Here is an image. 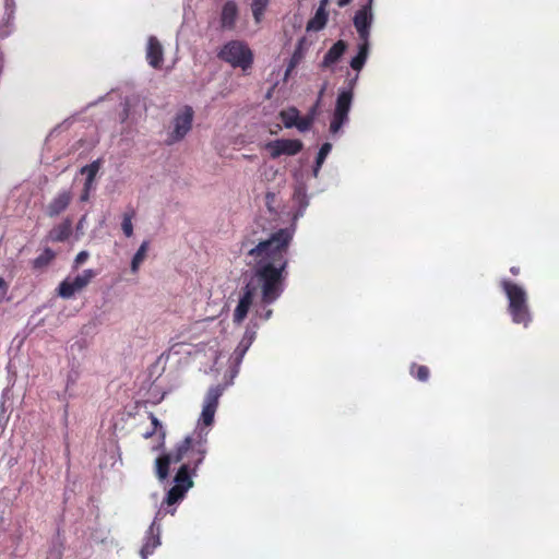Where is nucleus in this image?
Returning a JSON list of instances; mask_svg holds the SVG:
<instances>
[{"label": "nucleus", "mask_w": 559, "mask_h": 559, "mask_svg": "<svg viewBox=\"0 0 559 559\" xmlns=\"http://www.w3.org/2000/svg\"><path fill=\"white\" fill-rule=\"evenodd\" d=\"M90 254L87 251H81L76 254L74 259V267L78 269L81 264H83L87 259Z\"/></svg>", "instance_id": "nucleus-28"}, {"label": "nucleus", "mask_w": 559, "mask_h": 559, "mask_svg": "<svg viewBox=\"0 0 559 559\" xmlns=\"http://www.w3.org/2000/svg\"><path fill=\"white\" fill-rule=\"evenodd\" d=\"M293 70H289V66L287 67L286 69V72H285V79H287V76L290 74Z\"/></svg>", "instance_id": "nucleus-38"}, {"label": "nucleus", "mask_w": 559, "mask_h": 559, "mask_svg": "<svg viewBox=\"0 0 559 559\" xmlns=\"http://www.w3.org/2000/svg\"><path fill=\"white\" fill-rule=\"evenodd\" d=\"M328 3H329V0H321L319 8H323V10H325V7L328 5Z\"/></svg>", "instance_id": "nucleus-37"}, {"label": "nucleus", "mask_w": 559, "mask_h": 559, "mask_svg": "<svg viewBox=\"0 0 559 559\" xmlns=\"http://www.w3.org/2000/svg\"><path fill=\"white\" fill-rule=\"evenodd\" d=\"M324 90H325V85L321 88L320 93H319V99L322 97L323 93H324Z\"/></svg>", "instance_id": "nucleus-40"}, {"label": "nucleus", "mask_w": 559, "mask_h": 559, "mask_svg": "<svg viewBox=\"0 0 559 559\" xmlns=\"http://www.w3.org/2000/svg\"><path fill=\"white\" fill-rule=\"evenodd\" d=\"M352 0H337V4L340 7H345Z\"/></svg>", "instance_id": "nucleus-35"}, {"label": "nucleus", "mask_w": 559, "mask_h": 559, "mask_svg": "<svg viewBox=\"0 0 559 559\" xmlns=\"http://www.w3.org/2000/svg\"><path fill=\"white\" fill-rule=\"evenodd\" d=\"M238 19V7L234 1L226 2L221 12V26L224 29H233Z\"/></svg>", "instance_id": "nucleus-13"}, {"label": "nucleus", "mask_w": 559, "mask_h": 559, "mask_svg": "<svg viewBox=\"0 0 559 559\" xmlns=\"http://www.w3.org/2000/svg\"><path fill=\"white\" fill-rule=\"evenodd\" d=\"M314 117H316L314 111L307 115L306 117H302V118L298 117L295 128H297L300 132H305V131L309 130L314 121Z\"/></svg>", "instance_id": "nucleus-25"}, {"label": "nucleus", "mask_w": 559, "mask_h": 559, "mask_svg": "<svg viewBox=\"0 0 559 559\" xmlns=\"http://www.w3.org/2000/svg\"><path fill=\"white\" fill-rule=\"evenodd\" d=\"M302 191H304V188L301 186L297 188L298 193H301Z\"/></svg>", "instance_id": "nucleus-43"}, {"label": "nucleus", "mask_w": 559, "mask_h": 559, "mask_svg": "<svg viewBox=\"0 0 559 559\" xmlns=\"http://www.w3.org/2000/svg\"><path fill=\"white\" fill-rule=\"evenodd\" d=\"M88 198H90V192L83 190V193L81 194V201L85 202L88 200Z\"/></svg>", "instance_id": "nucleus-34"}, {"label": "nucleus", "mask_w": 559, "mask_h": 559, "mask_svg": "<svg viewBox=\"0 0 559 559\" xmlns=\"http://www.w3.org/2000/svg\"><path fill=\"white\" fill-rule=\"evenodd\" d=\"M253 338H254V333L253 332H248L247 331L245 333L242 340L240 341L239 345L237 346V348L234 352V358H235V361H236L237 365H239L240 361L242 360L246 352L248 350V348L252 344Z\"/></svg>", "instance_id": "nucleus-16"}, {"label": "nucleus", "mask_w": 559, "mask_h": 559, "mask_svg": "<svg viewBox=\"0 0 559 559\" xmlns=\"http://www.w3.org/2000/svg\"><path fill=\"white\" fill-rule=\"evenodd\" d=\"M55 259V252L47 248L33 261V267L38 270L47 266Z\"/></svg>", "instance_id": "nucleus-22"}, {"label": "nucleus", "mask_w": 559, "mask_h": 559, "mask_svg": "<svg viewBox=\"0 0 559 559\" xmlns=\"http://www.w3.org/2000/svg\"><path fill=\"white\" fill-rule=\"evenodd\" d=\"M72 234V222L66 218L62 223L55 226L48 234V239L52 242H63Z\"/></svg>", "instance_id": "nucleus-14"}, {"label": "nucleus", "mask_w": 559, "mask_h": 559, "mask_svg": "<svg viewBox=\"0 0 559 559\" xmlns=\"http://www.w3.org/2000/svg\"><path fill=\"white\" fill-rule=\"evenodd\" d=\"M416 377L418 380L420 381H426L428 379V376H429V370L427 367L425 366H418L416 368Z\"/></svg>", "instance_id": "nucleus-29"}, {"label": "nucleus", "mask_w": 559, "mask_h": 559, "mask_svg": "<svg viewBox=\"0 0 559 559\" xmlns=\"http://www.w3.org/2000/svg\"><path fill=\"white\" fill-rule=\"evenodd\" d=\"M293 176H294L295 180L297 182H299V174L298 173H294Z\"/></svg>", "instance_id": "nucleus-39"}, {"label": "nucleus", "mask_w": 559, "mask_h": 559, "mask_svg": "<svg viewBox=\"0 0 559 559\" xmlns=\"http://www.w3.org/2000/svg\"><path fill=\"white\" fill-rule=\"evenodd\" d=\"M146 424V427L142 431V438H144L145 447L152 452L159 451L164 448L166 431L163 424L153 415L148 414L146 420L142 419V425Z\"/></svg>", "instance_id": "nucleus-6"}, {"label": "nucleus", "mask_w": 559, "mask_h": 559, "mask_svg": "<svg viewBox=\"0 0 559 559\" xmlns=\"http://www.w3.org/2000/svg\"><path fill=\"white\" fill-rule=\"evenodd\" d=\"M328 21V13L323 8H318L314 16L308 22V31H320L322 29Z\"/></svg>", "instance_id": "nucleus-18"}, {"label": "nucleus", "mask_w": 559, "mask_h": 559, "mask_svg": "<svg viewBox=\"0 0 559 559\" xmlns=\"http://www.w3.org/2000/svg\"><path fill=\"white\" fill-rule=\"evenodd\" d=\"M352 100H353L352 91L344 90V91L340 92L337 99H336V106H335L333 119L330 123L331 133H333V134L337 133L341 130L342 126L347 121Z\"/></svg>", "instance_id": "nucleus-8"}, {"label": "nucleus", "mask_w": 559, "mask_h": 559, "mask_svg": "<svg viewBox=\"0 0 559 559\" xmlns=\"http://www.w3.org/2000/svg\"><path fill=\"white\" fill-rule=\"evenodd\" d=\"M331 148H332V145L330 143H324L319 153H318V156H317V164L318 166H322V164L324 163L326 156L329 155V153L331 152Z\"/></svg>", "instance_id": "nucleus-26"}, {"label": "nucleus", "mask_w": 559, "mask_h": 559, "mask_svg": "<svg viewBox=\"0 0 559 559\" xmlns=\"http://www.w3.org/2000/svg\"><path fill=\"white\" fill-rule=\"evenodd\" d=\"M193 117L192 107L178 108L169 123L166 142L171 145L182 141L192 129Z\"/></svg>", "instance_id": "nucleus-3"}, {"label": "nucleus", "mask_w": 559, "mask_h": 559, "mask_svg": "<svg viewBox=\"0 0 559 559\" xmlns=\"http://www.w3.org/2000/svg\"><path fill=\"white\" fill-rule=\"evenodd\" d=\"M100 169V160H94L91 164L81 168V174L86 175L87 181H94L97 173Z\"/></svg>", "instance_id": "nucleus-24"}, {"label": "nucleus", "mask_w": 559, "mask_h": 559, "mask_svg": "<svg viewBox=\"0 0 559 559\" xmlns=\"http://www.w3.org/2000/svg\"><path fill=\"white\" fill-rule=\"evenodd\" d=\"M346 50V44L343 40L335 43L324 56L321 66L329 68L340 60Z\"/></svg>", "instance_id": "nucleus-15"}, {"label": "nucleus", "mask_w": 559, "mask_h": 559, "mask_svg": "<svg viewBox=\"0 0 559 559\" xmlns=\"http://www.w3.org/2000/svg\"><path fill=\"white\" fill-rule=\"evenodd\" d=\"M272 314V310L267 309L264 313H259L258 309L255 310V316L260 317L263 320H269Z\"/></svg>", "instance_id": "nucleus-32"}, {"label": "nucleus", "mask_w": 559, "mask_h": 559, "mask_svg": "<svg viewBox=\"0 0 559 559\" xmlns=\"http://www.w3.org/2000/svg\"><path fill=\"white\" fill-rule=\"evenodd\" d=\"M159 534H160V527L159 525L154 522L151 527L147 531V543L145 545V552H151L153 549H155L157 546H159Z\"/></svg>", "instance_id": "nucleus-17"}, {"label": "nucleus", "mask_w": 559, "mask_h": 559, "mask_svg": "<svg viewBox=\"0 0 559 559\" xmlns=\"http://www.w3.org/2000/svg\"><path fill=\"white\" fill-rule=\"evenodd\" d=\"M511 272H512L513 274H518V273H519V269H518V267H512V269H511Z\"/></svg>", "instance_id": "nucleus-41"}, {"label": "nucleus", "mask_w": 559, "mask_h": 559, "mask_svg": "<svg viewBox=\"0 0 559 559\" xmlns=\"http://www.w3.org/2000/svg\"><path fill=\"white\" fill-rule=\"evenodd\" d=\"M134 216H135L134 210L124 212L122 215L121 229H122V233L124 234V236L128 238L133 235L132 219L134 218Z\"/></svg>", "instance_id": "nucleus-23"}, {"label": "nucleus", "mask_w": 559, "mask_h": 559, "mask_svg": "<svg viewBox=\"0 0 559 559\" xmlns=\"http://www.w3.org/2000/svg\"><path fill=\"white\" fill-rule=\"evenodd\" d=\"M93 182L94 181H87V179H85V182H84V189L85 191L90 192L91 189L93 188Z\"/></svg>", "instance_id": "nucleus-33"}, {"label": "nucleus", "mask_w": 559, "mask_h": 559, "mask_svg": "<svg viewBox=\"0 0 559 559\" xmlns=\"http://www.w3.org/2000/svg\"><path fill=\"white\" fill-rule=\"evenodd\" d=\"M301 59H302V51H301V48H298L294 52V55H293V57H292V59L289 61V64H288L289 66V70H294L297 67V64L301 61Z\"/></svg>", "instance_id": "nucleus-27"}, {"label": "nucleus", "mask_w": 559, "mask_h": 559, "mask_svg": "<svg viewBox=\"0 0 559 559\" xmlns=\"http://www.w3.org/2000/svg\"><path fill=\"white\" fill-rule=\"evenodd\" d=\"M503 289L509 299V310L515 323L526 324L530 316L526 306V293L523 287L504 281Z\"/></svg>", "instance_id": "nucleus-4"}, {"label": "nucleus", "mask_w": 559, "mask_h": 559, "mask_svg": "<svg viewBox=\"0 0 559 559\" xmlns=\"http://www.w3.org/2000/svg\"><path fill=\"white\" fill-rule=\"evenodd\" d=\"M320 168H321V166H318V164L316 163V166L313 168V177H318Z\"/></svg>", "instance_id": "nucleus-36"}, {"label": "nucleus", "mask_w": 559, "mask_h": 559, "mask_svg": "<svg viewBox=\"0 0 559 559\" xmlns=\"http://www.w3.org/2000/svg\"><path fill=\"white\" fill-rule=\"evenodd\" d=\"M273 198H274V195H273L272 193H267V194H266V199H267V200H273Z\"/></svg>", "instance_id": "nucleus-42"}, {"label": "nucleus", "mask_w": 559, "mask_h": 559, "mask_svg": "<svg viewBox=\"0 0 559 559\" xmlns=\"http://www.w3.org/2000/svg\"><path fill=\"white\" fill-rule=\"evenodd\" d=\"M218 57L233 67H239L242 70L249 69L253 61L252 51L247 44L240 40H231L225 44Z\"/></svg>", "instance_id": "nucleus-5"}, {"label": "nucleus", "mask_w": 559, "mask_h": 559, "mask_svg": "<svg viewBox=\"0 0 559 559\" xmlns=\"http://www.w3.org/2000/svg\"><path fill=\"white\" fill-rule=\"evenodd\" d=\"M368 51H369V48H368V41H362L361 45L359 46V51L357 53L356 57H354L350 61V67L356 70V71H359L361 70V68L364 67L367 58H368Z\"/></svg>", "instance_id": "nucleus-19"}, {"label": "nucleus", "mask_w": 559, "mask_h": 559, "mask_svg": "<svg viewBox=\"0 0 559 559\" xmlns=\"http://www.w3.org/2000/svg\"><path fill=\"white\" fill-rule=\"evenodd\" d=\"M222 395L219 386L210 388L202 406V412L198 419L197 431L198 439L193 440L187 437L173 454L160 455L155 461L156 474L160 480L168 476L169 464L187 459L175 476V485L166 496V503L171 506L181 500L186 492L192 488L193 481L189 475V467L192 465L197 468L204 460L206 454V435L204 428H209L214 423V416L218 406V400Z\"/></svg>", "instance_id": "nucleus-2"}, {"label": "nucleus", "mask_w": 559, "mask_h": 559, "mask_svg": "<svg viewBox=\"0 0 559 559\" xmlns=\"http://www.w3.org/2000/svg\"><path fill=\"white\" fill-rule=\"evenodd\" d=\"M302 147L304 144L298 139H276L264 145L265 151L273 159L281 157L282 155L295 156L302 150Z\"/></svg>", "instance_id": "nucleus-9"}, {"label": "nucleus", "mask_w": 559, "mask_h": 559, "mask_svg": "<svg viewBox=\"0 0 559 559\" xmlns=\"http://www.w3.org/2000/svg\"><path fill=\"white\" fill-rule=\"evenodd\" d=\"M72 194L70 191H62L56 195L47 206V215L56 217L67 210L71 203Z\"/></svg>", "instance_id": "nucleus-12"}, {"label": "nucleus", "mask_w": 559, "mask_h": 559, "mask_svg": "<svg viewBox=\"0 0 559 559\" xmlns=\"http://www.w3.org/2000/svg\"><path fill=\"white\" fill-rule=\"evenodd\" d=\"M292 238L293 230L280 229L249 250L253 273L234 310L235 323L243 322L249 310L258 305L259 297L261 304L270 305L281 296L287 266L286 253Z\"/></svg>", "instance_id": "nucleus-1"}, {"label": "nucleus", "mask_w": 559, "mask_h": 559, "mask_svg": "<svg viewBox=\"0 0 559 559\" xmlns=\"http://www.w3.org/2000/svg\"><path fill=\"white\" fill-rule=\"evenodd\" d=\"M95 276V271L87 269L73 280L66 278L58 286V295L64 299H70L75 293L83 290Z\"/></svg>", "instance_id": "nucleus-7"}, {"label": "nucleus", "mask_w": 559, "mask_h": 559, "mask_svg": "<svg viewBox=\"0 0 559 559\" xmlns=\"http://www.w3.org/2000/svg\"><path fill=\"white\" fill-rule=\"evenodd\" d=\"M280 117L285 126V128L295 127L297 119L299 117V111L295 107L287 108L280 112Z\"/></svg>", "instance_id": "nucleus-20"}, {"label": "nucleus", "mask_w": 559, "mask_h": 559, "mask_svg": "<svg viewBox=\"0 0 559 559\" xmlns=\"http://www.w3.org/2000/svg\"><path fill=\"white\" fill-rule=\"evenodd\" d=\"M9 290V285L3 277L0 276V296H5Z\"/></svg>", "instance_id": "nucleus-31"}, {"label": "nucleus", "mask_w": 559, "mask_h": 559, "mask_svg": "<svg viewBox=\"0 0 559 559\" xmlns=\"http://www.w3.org/2000/svg\"><path fill=\"white\" fill-rule=\"evenodd\" d=\"M267 4L269 0H252L251 11L257 24L261 23Z\"/></svg>", "instance_id": "nucleus-21"}, {"label": "nucleus", "mask_w": 559, "mask_h": 559, "mask_svg": "<svg viewBox=\"0 0 559 559\" xmlns=\"http://www.w3.org/2000/svg\"><path fill=\"white\" fill-rule=\"evenodd\" d=\"M163 357H164V354H162V355L159 356L158 361H160V360L163 359Z\"/></svg>", "instance_id": "nucleus-44"}, {"label": "nucleus", "mask_w": 559, "mask_h": 559, "mask_svg": "<svg viewBox=\"0 0 559 559\" xmlns=\"http://www.w3.org/2000/svg\"><path fill=\"white\" fill-rule=\"evenodd\" d=\"M371 4L372 0H369L368 4L357 11L354 17V25L362 41H368L369 28L373 20Z\"/></svg>", "instance_id": "nucleus-11"}, {"label": "nucleus", "mask_w": 559, "mask_h": 559, "mask_svg": "<svg viewBox=\"0 0 559 559\" xmlns=\"http://www.w3.org/2000/svg\"><path fill=\"white\" fill-rule=\"evenodd\" d=\"M144 245L142 243V247H141V250H142V253L144 252Z\"/></svg>", "instance_id": "nucleus-45"}, {"label": "nucleus", "mask_w": 559, "mask_h": 559, "mask_svg": "<svg viewBox=\"0 0 559 559\" xmlns=\"http://www.w3.org/2000/svg\"><path fill=\"white\" fill-rule=\"evenodd\" d=\"M145 59L150 67L155 70H164L165 57L164 47L156 37H148L145 47Z\"/></svg>", "instance_id": "nucleus-10"}, {"label": "nucleus", "mask_w": 559, "mask_h": 559, "mask_svg": "<svg viewBox=\"0 0 559 559\" xmlns=\"http://www.w3.org/2000/svg\"><path fill=\"white\" fill-rule=\"evenodd\" d=\"M140 265V249L133 254L132 261H131V271L135 273Z\"/></svg>", "instance_id": "nucleus-30"}]
</instances>
